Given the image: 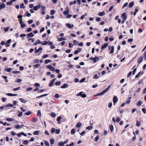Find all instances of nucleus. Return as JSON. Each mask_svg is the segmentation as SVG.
I'll list each match as a JSON object with an SVG mask.
<instances>
[{
  "label": "nucleus",
  "mask_w": 146,
  "mask_h": 146,
  "mask_svg": "<svg viewBox=\"0 0 146 146\" xmlns=\"http://www.w3.org/2000/svg\"><path fill=\"white\" fill-rule=\"evenodd\" d=\"M51 61H52V60H50L49 59H47V60H46L44 61V62H45V64H48V63L49 62H50Z\"/></svg>",
  "instance_id": "c756f323"
},
{
  "label": "nucleus",
  "mask_w": 146,
  "mask_h": 146,
  "mask_svg": "<svg viewBox=\"0 0 146 146\" xmlns=\"http://www.w3.org/2000/svg\"><path fill=\"white\" fill-rule=\"evenodd\" d=\"M66 40V38L64 37L60 38H58V41H61L62 40Z\"/></svg>",
  "instance_id": "a211bd4d"
},
{
  "label": "nucleus",
  "mask_w": 146,
  "mask_h": 146,
  "mask_svg": "<svg viewBox=\"0 0 146 146\" xmlns=\"http://www.w3.org/2000/svg\"><path fill=\"white\" fill-rule=\"evenodd\" d=\"M54 97L55 98H58L59 97V95L58 94H56L55 95Z\"/></svg>",
  "instance_id": "338daca9"
},
{
  "label": "nucleus",
  "mask_w": 146,
  "mask_h": 146,
  "mask_svg": "<svg viewBox=\"0 0 146 146\" xmlns=\"http://www.w3.org/2000/svg\"><path fill=\"white\" fill-rule=\"evenodd\" d=\"M42 45H47L48 44V42L46 41H44L43 43L41 44Z\"/></svg>",
  "instance_id": "c03bdc74"
},
{
  "label": "nucleus",
  "mask_w": 146,
  "mask_h": 146,
  "mask_svg": "<svg viewBox=\"0 0 146 146\" xmlns=\"http://www.w3.org/2000/svg\"><path fill=\"white\" fill-rule=\"evenodd\" d=\"M38 121V119L36 118H33L32 119V121L34 123Z\"/></svg>",
  "instance_id": "37998d69"
},
{
  "label": "nucleus",
  "mask_w": 146,
  "mask_h": 146,
  "mask_svg": "<svg viewBox=\"0 0 146 146\" xmlns=\"http://www.w3.org/2000/svg\"><path fill=\"white\" fill-rule=\"evenodd\" d=\"M31 111H28L27 112L25 113V115L28 116V115H29L31 114Z\"/></svg>",
  "instance_id": "79ce46f5"
},
{
  "label": "nucleus",
  "mask_w": 146,
  "mask_h": 146,
  "mask_svg": "<svg viewBox=\"0 0 146 146\" xmlns=\"http://www.w3.org/2000/svg\"><path fill=\"white\" fill-rule=\"evenodd\" d=\"M40 86V84L38 83H36L34 84V86L35 87H36V86L39 87V86Z\"/></svg>",
  "instance_id": "864d4df0"
},
{
  "label": "nucleus",
  "mask_w": 146,
  "mask_h": 146,
  "mask_svg": "<svg viewBox=\"0 0 146 146\" xmlns=\"http://www.w3.org/2000/svg\"><path fill=\"white\" fill-rule=\"evenodd\" d=\"M122 17H123V19L124 20H126L127 18V17L126 16V13H123L122 15Z\"/></svg>",
  "instance_id": "9d476101"
},
{
  "label": "nucleus",
  "mask_w": 146,
  "mask_h": 146,
  "mask_svg": "<svg viewBox=\"0 0 146 146\" xmlns=\"http://www.w3.org/2000/svg\"><path fill=\"white\" fill-rule=\"evenodd\" d=\"M12 68H5V70L7 72H10Z\"/></svg>",
  "instance_id": "412c9836"
},
{
  "label": "nucleus",
  "mask_w": 146,
  "mask_h": 146,
  "mask_svg": "<svg viewBox=\"0 0 146 146\" xmlns=\"http://www.w3.org/2000/svg\"><path fill=\"white\" fill-rule=\"evenodd\" d=\"M140 122L137 121H136V126H139L140 125Z\"/></svg>",
  "instance_id": "a18cd8bd"
},
{
  "label": "nucleus",
  "mask_w": 146,
  "mask_h": 146,
  "mask_svg": "<svg viewBox=\"0 0 146 146\" xmlns=\"http://www.w3.org/2000/svg\"><path fill=\"white\" fill-rule=\"evenodd\" d=\"M55 129L54 128H53L51 130V133H54L55 132Z\"/></svg>",
  "instance_id": "49530a36"
},
{
  "label": "nucleus",
  "mask_w": 146,
  "mask_h": 146,
  "mask_svg": "<svg viewBox=\"0 0 146 146\" xmlns=\"http://www.w3.org/2000/svg\"><path fill=\"white\" fill-rule=\"evenodd\" d=\"M19 21L20 24L21 25V28H24L26 26V25L25 24H24V23L21 20L19 19Z\"/></svg>",
  "instance_id": "20e7f679"
},
{
  "label": "nucleus",
  "mask_w": 146,
  "mask_h": 146,
  "mask_svg": "<svg viewBox=\"0 0 146 146\" xmlns=\"http://www.w3.org/2000/svg\"><path fill=\"white\" fill-rule=\"evenodd\" d=\"M109 127L111 131V132H112L113 130V125H110L109 126Z\"/></svg>",
  "instance_id": "5701e85b"
},
{
  "label": "nucleus",
  "mask_w": 146,
  "mask_h": 146,
  "mask_svg": "<svg viewBox=\"0 0 146 146\" xmlns=\"http://www.w3.org/2000/svg\"><path fill=\"white\" fill-rule=\"evenodd\" d=\"M24 4L23 3H21L20 5V8H23L24 9L25 8V7L24 6Z\"/></svg>",
  "instance_id": "09e8293b"
},
{
  "label": "nucleus",
  "mask_w": 146,
  "mask_h": 146,
  "mask_svg": "<svg viewBox=\"0 0 146 146\" xmlns=\"http://www.w3.org/2000/svg\"><path fill=\"white\" fill-rule=\"evenodd\" d=\"M143 59V56H141L139 58H138L137 62L139 63V64L140 63H141Z\"/></svg>",
  "instance_id": "1a4fd4ad"
},
{
  "label": "nucleus",
  "mask_w": 146,
  "mask_h": 146,
  "mask_svg": "<svg viewBox=\"0 0 146 146\" xmlns=\"http://www.w3.org/2000/svg\"><path fill=\"white\" fill-rule=\"evenodd\" d=\"M41 7V3H40L39 5L35 6L33 7V10L34 11H37L38 9L40 8Z\"/></svg>",
  "instance_id": "39448f33"
},
{
  "label": "nucleus",
  "mask_w": 146,
  "mask_h": 146,
  "mask_svg": "<svg viewBox=\"0 0 146 146\" xmlns=\"http://www.w3.org/2000/svg\"><path fill=\"white\" fill-rule=\"evenodd\" d=\"M90 60H93L94 62L96 63L97 62V61L99 60V58L97 56H95L94 58L91 57L90 58Z\"/></svg>",
  "instance_id": "7ed1b4c3"
},
{
  "label": "nucleus",
  "mask_w": 146,
  "mask_h": 146,
  "mask_svg": "<svg viewBox=\"0 0 146 146\" xmlns=\"http://www.w3.org/2000/svg\"><path fill=\"white\" fill-rule=\"evenodd\" d=\"M40 132V131H35L33 132V134L34 135H38L39 133Z\"/></svg>",
  "instance_id": "b1692460"
},
{
  "label": "nucleus",
  "mask_w": 146,
  "mask_h": 146,
  "mask_svg": "<svg viewBox=\"0 0 146 146\" xmlns=\"http://www.w3.org/2000/svg\"><path fill=\"white\" fill-rule=\"evenodd\" d=\"M68 85L66 84H64L61 86V88H65L68 87Z\"/></svg>",
  "instance_id": "2eb2a0df"
},
{
  "label": "nucleus",
  "mask_w": 146,
  "mask_h": 146,
  "mask_svg": "<svg viewBox=\"0 0 146 146\" xmlns=\"http://www.w3.org/2000/svg\"><path fill=\"white\" fill-rule=\"evenodd\" d=\"M110 86H109L107 88H106L105 90H103L101 92L99 93L96 95H95V96H99L101 95H102L105 93H106L110 89Z\"/></svg>",
  "instance_id": "f257e3e1"
},
{
  "label": "nucleus",
  "mask_w": 146,
  "mask_h": 146,
  "mask_svg": "<svg viewBox=\"0 0 146 146\" xmlns=\"http://www.w3.org/2000/svg\"><path fill=\"white\" fill-rule=\"evenodd\" d=\"M15 127L16 129H19L21 128V126L19 125H16Z\"/></svg>",
  "instance_id": "58836bf2"
},
{
  "label": "nucleus",
  "mask_w": 146,
  "mask_h": 146,
  "mask_svg": "<svg viewBox=\"0 0 146 146\" xmlns=\"http://www.w3.org/2000/svg\"><path fill=\"white\" fill-rule=\"evenodd\" d=\"M44 144L46 146H49V143L47 141H44Z\"/></svg>",
  "instance_id": "de8ad7c7"
},
{
  "label": "nucleus",
  "mask_w": 146,
  "mask_h": 146,
  "mask_svg": "<svg viewBox=\"0 0 146 146\" xmlns=\"http://www.w3.org/2000/svg\"><path fill=\"white\" fill-rule=\"evenodd\" d=\"M69 13V10H67L66 11H65L63 12V14L65 15H68Z\"/></svg>",
  "instance_id": "6ab92c4d"
},
{
  "label": "nucleus",
  "mask_w": 146,
  "mask_h": 146,
  "mask_svg": "<svg viewBox=\"0 0 146 146\" xmlns=\"http://www.w3.org/2000/svg\"><path fill=\"white\" fill-rule=\"evenodd\" d=\"M82 125V123L80 122H78L77 123L76 125V127H81V126Z\"/></svg>",
  "instance_id": "a878e982"
},
{
  "label": "nucleus",
  "mask_w": 146,
  "mask_h": 146,
  "mask_svg": "<svg viewBox=\"0 0 146 146\" xmlns=\"http://www.w3.org/2000/svg\"><path fill=\"white\" fill-rule=\"evenodd\" d=\"M42 42L39 40H37L36 42L34 44V45L35 46L37 45L38 44H41Z\"/></svg>",
  "instance_id": "4468645a"
},
{
  "label": "nucleus",
  "mask_w": 146,
  "mask_h": 146,
  "mask_svg": "<svg viewBox=\"0 0 146 146\" xmlns=\"http://www.w3.org/2000/svg\"><path fill=\"white\" fill-rule=\"evenodd\" d=\"M78 42L77 41L75 40H74L73 41V44L74 45L76 46L77 44H78Z\"/></svg>",
  "instance_id": "7c9ffc66"
},
{
  "label": "nucleus",
  "mask_w": 146,
  "mask_h": 146,
  "mask_svg": "<svg viewBox=\"0 0 146 146\" xmlns=\"http://www.w3.org/2000/svg\"><path fill=\"white\" fill-rule=\"evenodd\" d=\"M60 130L59 129H56V134H59L60 133Z\"/></svg>",
  "instance_id": "4d7b16f0"
},
{
  "label": "nucleus",
  "mask_w": 146,
  "mask_h": 146,
  "mask_svg": "<svg viewBox=\"0 0 146 146\" xmlns=\"http://www.w3.org/2000/svg\"><path fill=\"white\" fill-rule=\"evenodd\" d=\"M98 15L99 16H102L104 15H105V13L104 11H102V12H99L98 13Z\"/></svg>",
  "instance_id": "f3484780"
},
{
  "label": "nucleus",
  "mask_w": 146,
  "mask_h": 146,
  "mask_svg": "<svg viewBox=\"0 0 146 146\" xmlns=\"http://www.w3.org/2000/svg\"><path fill=\"white\" fill-rule=\"evenodd\" d=\"M12 1H10L9 2H7V4L9 5H11L12 4Z\"/></svg>",
  "instance_id": "5fc2aeb1"
},
{
  "label": "nucleus",
  "mask_w": 146,
  "mask_h": 146,
  "mask_svg": "<svg viewBox=\"0 0 146 146\" xmlns=\"http://www.w3.org/2000/svg\"><path fill=\"white\" fill-rule=\"evenodd\" d=\"M75 132V130L74 129H72L71 130V133L72 135H74Z\"/></svg>",
  "instance_id": "c85d7f7f"
},
{
  "label": "nucleus",
  "mask_w": 146,
  "mask_h": 146,
  "mask_svg": "<svg viewBox=\"0 0 146 146\" xmlns=\"http://www.w3.org/2000/svg\"><path fill=\"white\" fill-rule=\"evenodd\" d=\"M19 100L23 103H25L27 102V101L23 98H20Z\"/></svg>",
  "instance_id": "4be33fe9"
},
{
  "label": "nucleus",
  "mask_w": 146,
  "mask_h": 146,
  "mask_svg": "<svg viewBox=\"0 0 146 146\" xmlns=\"http://www.w3.org/2000/svg\"><path fill=\"white\" fill-rule=\"evenodd\" d=\"M142 104V102L141 101H139L137 104V105L138 106H139Z\"/></svg>",
  "instance_id": "473e14b6"
},
{
  "label": "nucleus",
  "mask_w": 146,
  "mask_h": 146,
  "mask_svg": "<svg viewBox=\"0 0 146 146\" xmlns=\"http://www.w3.org/2000/svg\"><path fill=\"white\" fill-rule=\"evenodd\" d=\"M144 57L145 60H146V51H145L144 53Z\"/></svg>",
  "instance_id": "69168bd1"
},
{
  "label": "nucleus",
  "mask_w": 146,
  "mask_h": 146,
  "mask_svg": "<svg viewBox=\"0 0 146 146\" xmlns=\"http://www.w3.org/2000/svg\"><path fill=\"white\" fill-rule=\"evenodd\" d=\"M40 64H37L34 65L33 66L36 68H38L40 66Z\"/></svg>",
  "instance_id": "ea45409f"
},
{
  "label": "nucleus",
  "mask_w": 146,
  "mask_h": 146,
  "mask_svg": "<svg viewBox=\"0 0 146 146\" xmlns=\"http://www.w3.org/2000/svg\"><path fill=\"white\" fill-rule=\"evenodd\" d=\"M23 113L22 112H20L18 115V116L19 117H21Z\"/></svg>",
  "instance_id": "774afa93"
},
{
  "label": "nucleus",
  "mask_w": 146,
  "mask_h": 146,
  "mask_svg": "<svg viewBox=\"0 0 146 146\" xmlns=\"http://www.w3.org/2000/svg\"><path fill=\"white\" fill-rule=\"evenodd\" d=\"M93 128L92 126H88L86 127V129L88 130H90Z\"/></svg>",
  "instance_id": "8fccbe9b"
},
{
  "label": "nucleus",
  "mask_w": 146,
  "mask_h": 146,
  "mask_svg": "<svg viewBox=\"0 0 146 146\" xmlns=\"http://www.w3.org/2000/svg\"><path fill=\"white\" fill-rule=\"evenodd\" d=\"M108 44L107 43H105L102 46L101 49L103 50L104 48H106L108 46Z\"/></svg>",
  "instance_id": "f8f14e48"
},
{
  "label": "nucleus",
  "mask_w": 146,
  "mask_h": 146,
  "mask_svg": "<svg viewBox=\"0 0 146 146\" xmlns=\"http://www.w3.org/2000/svg\"><path fill=\"white\" fill-rule=\"evenodd\" d=\"M28 41H30V40H31L32 42H33L35 41V39L34 38H30L28 39Z\"/></svg>",
  "instance_id": "bf43d9fd"
},
{
  "label": "nucleus",
  "mask_w": 146,
  "mask_h": 146,
  "mask_svg": "<svg viewBox=\"0 0 146 146\" xmlns=\"http://www.w3.org/2000/svg\"><path fill=\"white\" fill-rule=\"evenodd\" d=\"M83 92H81L77 94L76 95V96H80L82 97L83 98H85L86 96V95L84 94H83Z\"/></svg>",
  "instance_id": "f03ea898"
},
{
  "label": "nucleus",
  "mask_w": 146,
  "mask_h": 146,
  "mask_svg": "<svg viewBox=\"0 0 146 146\" xmlns=\"http://www.w3.org/2000/svg\"><path fill=\"white\" fill-rule=\"evenodd\" d=\"M20 88H21V87H19L17 88H14L13 89V90L14 91H17V90H19V89H20Z\"/></svg>",
  "instance_id": "4c0bfd02"
},
{
  "label": "nucleus",
  "mask_w": 146,
  "mask_h": 146,
  "mask_svg": "<svg viewBox=\"0 0 146 146\" xmlns=\"http://www.w3.org/2000/svg\"><path fill=\"white\" fill-rule=\"evenodd\" d=\"M41 113L40 110H38L37 112V115L38 117H40L41 116Z\"/></svg>",
  "instance_id": "aec40b11"
},
{
  "label": "nucleus",
  "mask_w": 146,
  "mask_h": 146,
  "mask_svg": "<svg viewBox=\"0 0 146 146\" xmlns=\"http://www.w3.org/2000/svg\"><path fill=\"white\" fill-rule=\"evenodd\" d=\"M32 30V29L31 28H28L27 30H26V31L27 32H30Z\"/></svg>",
  "instance_id": "052dcab7"
},
{
  "label": "nucleus",
  "mask_w": 146,
  "mask_h": 146,
  "mask_svg": "<svg viewBox=\"0 0 146 146\" xmlns=\"http://www.w3.org/2000/svg\"><path fill=\"white\" fill-rule=\"evenodd\" d=\"M6 95L8 96H15L17 95V94H12L10 93H7L6 94Z\"/></svg>",
  "instance_id": "dca6fc26"
},
{
  "label": "nucleus",
  "mask_w": 146,
  "mask_h": 146,
  "mask_svg": "<svg viewBox=\"0 0 146 146\" xmlns=\"http://www.w3.org/2000/svg\"><path fill=\"white\" fill-rule=\"evenodd\" d=\"M56 13V11L54 10H52L50 11V14L52 15Z\"/></svg>",
  "instance_id": "f704fd0d"
},
{
  "label": "nucleus",
  "mask_w": 146,
  "mask_h": 146,
  "mask_svg": "<svg viewBox=\"0 0 146 146\" xmlns=\"http://www.w3.org/2000/svg\"><path fill=\"white\" fill-rule=\"evenodd\" d=\"M141 73V72H140L135 76V78H137L139 77V75H140V74Z\"/></svg>",
  "instance_id": "e2e57ef3"
},
{
  "label": "nucleus",
  "mask_w": 146,
  "mask_h": 146,
  "mask_svg": "<svg viewBox=\"0 0 146 146\" xmlns=\"http://www.w3.org/2000/svg\"><path fill=\"white\" fill-rule=\"evenodd\" d=\"M9 28V27L5 28L4 29V30L5 32H7L8 31Z\"/></svg>",
  "instance_id": "603ef678"
},
{
  "label": "nucleus",
  "mask_w": 146,
  "mask_h": 146,
  "mask_svg": "<svg viewBox=\"0 0 146 146\" xmlns=\"http://www.w3.org/2000/svg\"><path fill=\"white\" fill-rule=\"evenodd\" d=\"M76 3V1L75 0L73 2H70V5H72L73 4H75Z\"/></svg>",
  "instance_id": "2f4dec72"
},
{
  "label": "nucleus",
  "mask_w": 146,
  "mask_h": 146,
  "mask_svg": "<svg viewBox=\"0 0 146 146\" xmlns=\"http://www.w3.org/2000/svg\"><path fill=\"white\" fill-rule=\"evenodd\" d=\"M114 46H112L111 50L110 51V54H112V53H113L114 52Z\"/></svg>",
  "instance_id": "cd10ccee"
},
{
  "label": "nucleus",
  "mask_w": 146,
  "mask_h": 146,
  "mask_svg": "<svg viewBox=\"0 0 146 146\" xmlns=\"http://www.w3.org/2000/svg\"><path fill=\"white\" fill-rule=\"evenodd\" d=\"M51 116L52 117H56V115L54 113L52 112L51 113Z\"/></svg>",
  "instance_id": "e433bc0d"
},
{
  "label": "nucleus",
  "mask_w": 146,
  "mask_h": 146,
  "mask_svg": "<svg viewBox=\"0 0 146 146\" xmlns=\"http://www.w3.org/2000/svg\"><path fill=\"white\" fill-rule=\"evenodd\" d=\"M61 82H55V84L57 86H59L60 85Z\"/></svg>",
  "instance_id": "a19ab883"
},
{
  "label": "nucleus",
  "mask_w": 146,
  "mask_h": 146,
  "mask_svg": "<svg viewBox=\"0 0 146 146\" xmlns=\"http://www.w3.org/2000/svg\"><path fill=\"white\" fill-rule=\"evenodd\" d=\"M27 38L33 37L34 36V35L33 34L32 32H31L30 33L27 34Z\"/></svg>",
  "instance_id": "6e6552de"
},
{
  "label": "nucleus",
  "mask_w": 146,
  "mask_h": 146,
  "mask_svg": "<svg viewBox=\"0 0 146 146\" xmlns=\"http://www.w3.org/2000/svg\"><path fill=\"white\" fill-rule=\"evenodd\" d=\"M55 80L56 78H54L50 81V82L49 84V86L50 87H51L53 85L54 83L55 82Z\"/></svg>",
  "instance_id": "0eeeda50"
},
{
  "label": "nucleus",
  "mask_w": 146,
  "mask_h": 146,
  "mask_svg": "<svg viewBox=\"0 0 146 146\" xmlns=\"http://www.w3.org/2000/svg\"><path fill=\"white\" fill-rule=\"evenodd\" d=\"M134 3L133 1H132L129 3V7H132L133 5H134Z\"/></svg>",
  "instance_id": "393cba45"
},
{
  "label": "nucleus",
  "mask_w": 146,
  "mask_h": 146,
  "mask_svg": "<svg viewBox=\"0 0 146 146\" xmlns=\"http://www.w3.org/2000/svg\"><path fill=\"white\" fill-rule=\"evenodd\" d=\"M5 4L3 3H1L0 5V10L1 9L3 8H5Z\"/></svg>",
  "instance_id": "9b49d317"
},
{
  "label": "nucleus",
  "mask_w": 146,
  "mask_h": 146,
  "mask_svg": "<svg viewBox=\"0 0 146 146\" xmlns=\"http://www.w3.org/2000/svg\"><path fill=\"white\" fill-rule=\"evenodd\" d=\"M101 18L99 17H97L96 18V20L97 22L100 21L101 20Z\"/></svg>",
  "instance_id": "680f3d73"
},
{
  "label": "nucleus",
  "mask_w": 146,
  "mask_h": 146,
  "mask_svg": "<svg viewBox=\"0 0 146 146\" xmlns=\"http://www.w3.org/2000/svg\"><path fill=\"white\" fill-rule=\"evenodd\" d=\"M33 88H30V87H29V88H27V90H26V91H30L31 90H32L33 89Z\"/></svg>",
  "instance_id": "13d9d810"
},
{
  "label": "nucleus",
  "mask_w": 146,
  "mask_h": 146,
  "mask_svg": "<svg viewBox=\"0 0 146 146\" xmlns=\"http://www.w3.org/2000/svg\"><path fill=\"white\" fill-rule=\"evenodd\" d=\"M118 101V98L116 96H113V104L115 105V104Z\"/></svg>",
  "instance_id": "423d86ee"
},
{
  "label": "nucleus",
  "mask_w": 146,
  "mask_h": 146,
  "mask_svg": "<svg viewBox=\"0 0 146 146\" xmlns=\"http://www.w3.org/2000/svg\"><path fill=\"white\" fill-rule=\"evenodd\" d=\"M22 80L21 79H17L16 81V82H20L22 81Z\"/></svg>",
  "instance_id": "0e129e2a"
},
{
  "label": "nucleus",
  "mask_w": 146,
  "mask_h": 146,
  "mask_svg": "<svg viewBox=\"0 0 146 146\" xmlns=\"http://www.w3.org/2000/svg\"><path fill=\"white\" fill-rule=\"evenodd\" d=\"M64 143L62 142H60L58 144V146H64Z\"/></svg>",
  "instance_id": "3c124183"
},
{
  "label": "nucleus",
  "mask_w": 146,
  "mask_h": 146,
  "mask_svg": "<svg viewBox=\"0 0 146 146\" xmlns=\"http://www.w3.org/2000/svg\"><path fill=\"white\" fill-rule=\"evenodd\" d=\"M28 141L27 140H25L23 142V143L24 144L27 145L28 143Z\"/></svg>",
  "instance_id": "6e6d98bb"
},
{
  "label": "nucleus",
  "mask_w": 146,
  "mask_h": 146,
  "mask_svg": "<svg viewBox=\"0 0 146 146\" xmlns=\"http://www.w3.org/2000/svg\"><path fill=\"white\" fill-rule=\"evenodd\" d=\"M13 105L11 104H7L6 106V108H7L8 107H13Z\"/></svg>",
  "instance_id": "bb28decb"
},
{
  "label": "nucleus",
  "mask_w": 146,
  "mask_h": 146,
  "mask_svg": "<svg viewBox=\"0 0 146 146\" xmlns=\"http://www.w3.org/2000/svg\"><path fill=\"white\" fill-rule=\"evenodd\" d=\"M66 25L67 26L69 29H71L72 28L74 27V26L72 24V25H70L69 23H66Z\"/></svg>",
  "instance_id": "ddd939ff"
},
{
  "label": "nucleus",
  "mask_w": 146,
  "mask_h": 146,
  "mask_svg": "<svg viewBox=\"0 0 146 146\" xmlns=\"http://www.w3.org/2000/svg\"><path fill=\"white\" fill-rule=\"evenodd\" d=\"M6 120L9 121H14V119L12 118H7Z\"/></svg>",
  "instance_id": "72a5a7b5"
},
{
  "label": "nucleus",
  "mask_w": 146,
  "mask_h": 146,
  "mask_svg": "<svg viewBox=\"0 0 146 146\" xmlns=\"http://www.w3.org/2000/svg\"><path fill=\"white\" fill-rule=\"evenodd\" d=\"M25 14L26 16L28 17H30L31 16V14L29 13L28 11L26 12Z\"/></svg>",
  "instance_id": "c9c22d12"
}]
</instances>
